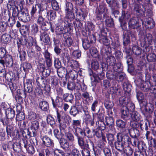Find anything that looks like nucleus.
Here are the masks:
<instances>
[{"mask_svg": "<svg viewBox=\"0 0 156 156\" xmlns=\"http://www.w3.org/2000/svg\"><path fill=\"white\" fill-rule=\"evenodd\" d=\"M90 129L83 134L76 137L77 140L78 144L79 147L83 149H87L90 150L91 148L94 149V144L93 142L90 139H86V137H89V136L91 133Z\"/></svg>", "mask_w": 156, "mask_h": 156, "instance_id": "1", "label": "nucleus"}, {"mask_svg": "<svg viewBox=\"0 0 156 156\" xmlns=\"http://www.w3.org/2000/svg\"><path fill=\"white\" fill-rule=\"evenodd\" d=\"M149 70L147 69L145 73L146 79H147V80L149 81H145L140 80L136 83V85L140 88V90L144 92H147L149 91V85H150V79L151 78V73L152 71V73L154 72L155 70V66L154 65H151L149 66Z\"/></svg>", "mask_w": 156, "mask_h": 156, "instance_id": "2", "label": "nucleus"}, {"mask_svg": "<svg viewBox=\"0 0 156 156\" xmlns=\"http://www.w3.org/2000/svg\"><path fill=\"white\" fill-rule=\"evenodd\" d=\"M72 22L65 20L62 23L57 25L55 28V33L57 36H62L63 37L65 34L66 35L73 29Z\"/></svg>", "mask_w": 156, "mask_h": 156, "instance_id": "3", "label": "nucleus"}, {"mask_svg": "<svg viewBox=\"0 0 156 156\" xmlns=\"http://www.w3.org/2000/svg\"><path fill=\"white\" fill-rule=\"evenodd\" d=\"M40 128L39 122L37 120H35L30 122V127L27 129V135L25 133H23V136L26 139L31 137H34L37 139L38 134V131Z\"/></svg>", "mask_w": 156, "mask_h": 156, "instance_id": "4", "label": "nucleus"}, {"mask_svg": "<svg viewBox=\"0 0 156 156\" xmlns=\"http://www.w3.org/2000/svg\"><path fill=\"white\" fill-rule=\"evenodd\" d=\"M108 9L105 3H101L96 8L94 14L95 21H104L105 17L108 15Z\"/></svg>", "mask_w": 156, "mask_h": 156, "instance_id": "5", "label": "nucleus"}, {"mask_svg": "<svg viewBox=\"0 0 156 156\" xmlns=\"http://www.w3.org/2000/svg\"><path fill=\"white\" fill-rule=\"evenodd\" d=\"M81 121L80 120H73L72 121L71 126L76 138L90 129L87 126L81 127Z\"/></svg>", "mask_w": 156, "mask_h": 156, "instance_id": "6", "label": "nucleus"}, {"mask_svg": "<svg viewBox=\"0 0 156 156\" xmlns=\"http://www.w3.org/2000/svg\"><path fill=\"white\" fill-rule=\"evenodd\" d=\"M78 6H74L71 2L66 1L64 6L65 18L70 22H72L75 18L74 12L77 10Z\"/></svg>", "mask_w": 156, "mask_h": 156, "instance_id": "7", "label": "nucleus"}, {"mask_svg": "<svg viewBox=\"0 0 156 156\" xmlns=\"http://www.w3.org/2000/svg\"><path fill=\"white\" fill-rule=\"evenodd\" d=\"M101 52L103 55L106 62L109 65L110 69H112V66L116 63V60L115 57L112 55L111 48L108 47H104L101 49Z\"/></svg>", "mask_w": 156, "mask_h": 156, "instance_id": "8", "label": "nucleus"}, {"mask_svg": "<svg viewBox=\"0 0 156 156\" xmlns=\"http://www.w3.org/2000/svg\"><path fill=\"white\" fill-rule=\"evenodd\" d=\"M35 144H34V138L32 140V143L34 144L37 151L38 152V156L34 155V156H50V150L48 148L42 149V145L41 144V143L38 142L37 139H35Z\"/></svg>", "mask_w": 156, "mask_h": 156, "instance_id": "9", "label": "nucleus"}, {"mask_svg": "<svg viewBox=\"0 0 156 156\" xmlns=\"http://www.w3.org/2000/svg\"><path fill=\"white\" fill-rule=\"evenodd\" d=\"M122 30L124 31L122 35L123 45L124 46H126L130 44V37L132 39L135 38V33L131 29Z\"/></svg>", "mask_w": 156, "mask_h": 156, "instance_id": "10", "label": "nucleus"}, {"mask_svg": "<svg viewBox=\"0 0 156 156\" xmlns=\"http://www.w3.org/2000/svg\"><path fill=\"white\" fill-rule=\"evenodd\" d=\"M131 17L130 14L128 11L122 10L121 15L119 18V22L122 30H126L127 28V20Z\"/></svg>", "mask_w": 156, "mask_h": 156, "instance_id": "11", "label": "nucleus"}, {"mask_svg": "<svg viewBox=\"0 0 156 156\" xmlns=\"http://www.w3.org/2000/svg\"><path fill=\"white\" fill-rule=\"evenodd\" d=\"M6 132L7 135V139L10 140V137L13 139H18L20 137V135L19 131L14 127L13 125H9L6 127Z\"/></svg>", "mask_w": 156, "mask_h": 156, "instance_id": "12", "label": "nucleus"}, {"mask_svg": "<svg viewBox=\"0 0 156 156\" xmlns=\"http://www.w3.org/2000/svg\"><path fill=\"white\" fill-rule=\"evenodd\" d=\"M151 48H147L143 49L142 57L145 58L146 57L149 62H156V55L154 52H151Z\"/></svg>", "mask_w": 156, "mask_h": 156, "instance_id": "13", "label": "nucleus"}, {"mask_svg": "<svg viewBox=\"0 0 156 156\" xmlns=\"http://www.w3.org/2000/svg\"><path fill=\"white\" fill-rule=\"evenodd\" d=\"M33 80L31 79H27L26 80V82H24V88L25 89V90L27 91L29 94V98L30 100H32L34 98V93L33 92V91L35 84Z\"/></svg>", "mask_w": 156, "mask_h": 156, "instance_id": "14", "label": "nucleus"}, {"mask_svg": "<svg viewBox=\"0 0 156 156\" xmlns=\"http://www.w3.org/2000/svg\"><path fill=\"white\" fill-rule=\"evenodd\" d=\"M19 20L24 23H29L31 20L30 16L27 8L20 10V12L18 17Z\"/></svg>", "mask_w": 156, "mask_h": 156, "instance_id": "15", "label": "nucleus"}, {"mask_svg": "<svg viewBox=\"0 0 156 156\" xmlns=\"http://www.w3.org/2000/svg\"><path fill=\"white\" fill-rule=\"evenodd\" d=\"M154 38L152 35L148 33L145 35L142 41L140 43L141 46L143 49L147 48H151V47L150 46L151 45L153 41H154Z\"/></svg>", "mask_w": 156, "mask_h": 156, "instance_id": "16", "label": "nucleus"}, {"mask_svg": "<svg viewBox=\"0 0 156 156\" xmlns=\"http://www.w3.org/2000/svg\"><path fill=\"white\" fill-rule=\"evenodd\" d=\"M133 7V12L134 15L137 17L140 18L141 17H145L146 10L143 9L141 5L135 4L132 5Z\"/></svg>", "mask_w": 156, "mask_h": 156, "instance_id": "17", "label": "nucleus"}, {"mask_svg": "<svg viewBox=\"0 0 156 156\" xmlns=\"http://www.w3.org/2000/svg\"><path fill=\"white\" fill-rule=\"evenodd\" d=\"M99 30V37L107 36L109 29L104 25V21H95Z\"/></svg>", "mask_w": 156, "mask_h": 156, "instance_id": "18", "label": "nucleus"}, {"mask_svg": "<svg viewBox=\"0 0 156 156\" xmlns=\"http://www.w3.org/2000/svg\"><path fill=\"white\" fill-rule=\"evenodd\" d=\"M13 60L12 56L8 54L3 59H0V64L5 67V65L6 67L12 68L13 63Z\"/></svg>", "mask_w": 156, "mask_h": 156, "instance_id": "19", "label": "nucleus"}, {"mask_svg": "<svg viewBox=\"0 0 156 156\" xmlns=\"http://www.w3.org/2000/svg\"><path fill=\"white\" fill-rule=\"evenodd\" d=\"M121 133H117L116 137L117 140L114 143L115 148L117 150V151L120 153L122 152V150L124 149L125 144L123 141L122 139L120 136Z\"/></svg>", "mask_w": 156, "mask_h": 156, "instance_id": "20", "label": "nucleus"}, {"mask_svg": "<svg viewBox=\"0 0 156 156\" xmlns=\"http://www.w3.org/2000/svg\"><path fill=\"white\" fill-rule=\"evenodd\" d=\"M143 27L147 30H150L154 28L155 25L154 20L151 17L145 18L144 21L142 20Z\"/></svg>", "mask_w": 156, "mask_h": 156, "instance_id": "21", "label": "nucleus"}, {"mask_svg": "<svg viewBox=\"0 0 156 156\" xmlns=\"http://www.w3.org/2000/svg\"><path fill=\"white\" fill-rule=\"evenodd\" d=\"M22 145L26 149L27 152L29 154L32 155L35 153V148L31 142L29 143L26 139H22Z\"/></svg>", "mask_w": 156, "mask_h": 156, "instance_id": "22", "label": "nucleus"}, {"mask_svg": "<svg viewBox=\"0 0 156 156\" xmlns=\"http://www.w3.org/2000/svg\"><path fill=\"white\" fill-rule=\"evenodd\" d=\"M90 68L88 69V72L90 76L92 75L95 72H97L99 69L100 65L98 61L95 59H92L91 61Z\"/></svg>", "mask_w": 156, "mask_h": 156, "instance_id": "23", "label": "nucleus"}, {"mask_svg": "<svg viewBox=\"0 0 156 156\" xmlns=\"http://www.w3.org/2000/svg\"><path fill=\"white\" fill-rule=\"evenodd\" d=\"M138 18L133 17L130 19L128 23L129 27L131 29H140L141 25Z\"/></svg>", "mask_w": 156, "mask_h": 156, "instance_id": "24", "label": "nucleus"}, {"mask_svg": "<svg viewBox=\"0 0 156 156\" xmlns=\"http://www.w3.org/2000/svg\"><path fill=\"white\" fill-rule=\"evenodd\" d=\"M53 107L55 109L57 108H62L64 105V101L62 97L56 96L55 100L52 97H50Z\"/></svg>", "mask_w": 156, "mask_h": 156, "instance_id": "25", "label": "nucleus"}, {"mask_svg": "<svg viewBox=\"0 0 156 156\" xmlns=\"http://www.w3.org/2000/svg\"><path fill=\"white\" fill-rule=\"evenodd\" d=\"M40 138L42 140V143H41L42 146L43 145L48 147H54V144L53 141L47 135L41 136Z\"/></svg>", "mask_w": 156, "mask_h": 156, "instance_id": "26", "label": "nucleus"}, {"mask_svg": "<svg viewBox=\"0 0 156 156\" xmlns=\"http://www.w3.org/2000/svg\"><path fill=\"white\" fill-rule=\"evenodd\" d=\"M105 113L104 108L103 107H101L99 108L97 112H95L93 113V118L94 119H96L97 121L104 120Z\"/></svg>", "mask_w": 156, "mask_h": 156, "instance_id": "27", "label": "nucleus"}, {"mask_svg": "<svg viewBox=\"0 0 156 156\" xmlns=\"http://www.w3.org/2000/svg\"><path fill=\"white\" fill-rule=\"evenodd\" d=\"M110 94H112V97L113 99H116L118 97L121 96L123 93L122 91L119 89L116 86H112L110 88Z\"/></svg>", "mask_w": 156, "mask_h": 156, "instance_id": "28", "label": "nucleus"}, {"mask_svg": "<svg viewBox=\"0 0 156 156\" xmlns=\"http://www.w3.org/2000/svg\"><path fill=\"white\" fill-rule=\"evenodd\" d=\"M63 37L64 38L63 42V45L66 48L70 47L73 43L71 33L70 32L66 35L65 34Z\"/></svg>", "mask_w": 156, "mask_h": 156, "instance_id": "29", "label": "nucleus"}, {"mask_svg": "<svg viewBox=\"0 0 156 156\" xmlns=\"http://www.w3.org/2000/svg\"><path fill=\"white\" fill-rule=\"evenodd\" d=\"M120 112L121 118L124 120L127 121L131 119L132 116L131 113L125 107L121 108Z\"/></svg>", "mask_w": 156, "mask_h": 156, "instance_id": "30", "label": "nucleus"}, {"mask_svg": "<svg viewBox=\"0 0 156 156\" xmlns=\"http://www.w3.org/2000/svg\"><path fill=\"white\" fill-rule=\"evenodd\" d=\"M126 121H124L121 119H118L115 121L116 127L118 129H120L122 133H125L127 130L126 129L128 128L126 127Z\"/></svg>", "mask_w": 156, "mask_h": 156, "instance_id": "31", "label": "nucleus"}, {"mask_svg": "<svg viewBox=\"0 0 156 156\" xmlns=\"http://www.w3.org/2000/svg\"><path fill=\"white\" fill-rule=\"evenodd\" d=\"M40 40L44 46L49 44L50 38L48 34L46 32H42L40 34Z\"/></svg>", "mask_w": 156, "mask_h": 156, "instance_id": "32", "label": "nucleus"}, {"mask_svg": "<svg viewBox=\"0 0 156 156\" xmlns=\"http://www.w3.org/2000/svg\"><path fill=\"white\" fill-rule=\"evenodd\" d=\"M17 114L16 115V121H21L25 119V113L22 111L21 106L16 107Z\"/></svg>", "mask_w": 156, "mask_h": 156, "instance_id": "33", "label": "nucleus"}, {"mask_svg": "<svg viewBox=\"0 0 156 156\" xmlns=\"http://www.w3.org/2000/svg\"><path fill=\"white\" fill-rule=\"evenodd\" d=\"M131 95L124 94V96L119 98V105L122 107L126 106L128 103L131 101Z\"/></svg>", "mask_w": 156, "mask_h": 156, "instance_id": "34", "label": "nucleus"}, {"mask_svg": "<svg viewBox=\"0 0 156 156\" xmlns=\"http://www.w3.org/2000/svg\"><path fill=\"white\" fill-rule=\"evenodd\" d=\"M49 10L47 7V6H45L44 4L42 3H39V7H38V15L46 16Z\"/></svg>", "mask_w": 156, "mask_h": 156, "instance_id": "35", "label": "nucleus"}, {"mask_svg": "<svg viewBox=\"0 0 156 156\" xmlns=\"http://www.w3.org/2000/svg\"><path fill=\"white\" fill-rule=\"evenodd\" d=\"M39 3H36L35 4L32 5L30 9V16L31 19H35L37 12L38 10V7H39Z\"/></svg>", "mask_w": 156, "mask_h": 156, "instance_id": "36", "label": "nucleus"}, {"mask_svg": "<svg viewBox=\"0 0 156 156\" xmlns=\"http://www.w3.org/2000/svg\"><path fill=\"white\" fill-rule=\"evenodd\" d=\"M76 9L77 10L74 12L77 17L76 19L83 21L85 18L87 16V13L83 11L81 8L79 9L78 7H77Z\"/></svg>", "mask_w": 156, "mask_h": 156, "instance_id": "37", "label": "nucleus"}, {"mask_svg": "<svg viewBox=\"0 0 156 156\" xmlns=\"http://www.w3.org/2000/svg\"><path fill=\"white\" fill-rule=\"evenodd\" d=\"M81 110L80 106L76 105H72L70 108L69 113L71 115L75 117L79 114L80 112H81Z\"/></svg>", "mask_w": 156, "mask_h": 156, "instance_id": "38", "label": "nucleus"}, {"mask_svg": "<svg viewBox=\"0 0 156 156\" xmlns=\"http://www.w3.org/2000/svg\"><path fill=\"white\" fill-rule=\"evenodd\" d=\"M66 74H67L69 79L74 80L77 79L78 76V72L73 69L67 68L66 69Z\"/></svg>", "mask_w": 156, "mask_h": 156, "instance_id": "39", "label": "nucleus"}, {"mask_svg": "<svg viewBox=\"0 0 156 156\" xmlns=\"http://www.w3.org/2000/svg\"><path fill=\"white\" fill-rule=\"evenodd\" d=\"M105 121L106 125L108 126L112 130L115 129L114 119L113 117L106 116L105 118Z\"/></svg>", "mask_w": 156, "mask_h": 156, "instance_id": "40", "label": "nucleus"}, {"mask_svg": "<svg viewBox=\"0 0 156 156\" xmlns=\"http://www.w3.org/2000/svg\"><path fill=\"white\" fill-rule=\"evenodd\" d=\"M49 80L48 84H51L52 88H55L58 84V78L55 76H50L48 77Z\"/></svg>", "mask_w": 156, "mask_h": 156, "instance_id": "41", "label": "nucleus"}, {"mask_svg": "<svg viewBox=\"0 0 156 156\" xmlns=\"http://www.w3.org/2000/svg\"><path fill=\"white\" fill-rule=\"evenodd\" d=\"M20 66L23 67L25 73L24 77H26L27 74L29 72V70H31L32 68L31 64L27 62H21Z\"/></svg>", "mask_w": 156, "mask_h": 156, "instance_id": "42", "label": "nucleus"}, {"mask_svg": "<svg viewBox=\"0 0 156 156\" xmlns=\"http://www.w3.org/2000/svg\"><path fill=\"white\" fill-rule=\"evenodd\" d=\"M30 24L29 23L22 25V27L19 29L22 35L26 36L30 32Z\"/></svg>", "mask_w": 156, "mask_h": 156, "instance_id": "43", "label": "nucleus"}, {"mask_svg": "<svg viewBox=\"0 0 156 156\" xmlns=\"http://www.w3.org/2000/svg\"><path fill=\"white\" fill-rule=\"evenodd\" d=\"M139 127L142 131L148 130V127L150 126V122L147 118L144 120L142 119L140 120L139 122Z\"/></svg>", "mask_w": 156, "mask_h": 156, "instance_id": "44", "label": "nucleus"}, {"mask_svg": "<svg viewBox=\"0 0 156 156\" xmlns=\"http://www.w3.org/2000/svg\"><path fill=\"white\" fill-rule=\"evenodd\" d=\"M115 134L108 133H106V137L108 141V143L111 147H114V143L116 140L115 139Z\"/></svg>", "mask_w": 156, "mask_h": 156, "instance_id": "45", "label": "nucleus"}, {"mask_svg": "<svg viewBox=\"0 0 156 156\" xmlns=\"http://www.w3.org/2000/svg\"><path fill=\"white\" fill-rule=\"evenodd\" d=\"M80 20L75 19L73 22V25L76 33L77 32H80L83 27V21Z\"/></svg>", "mask_w": 156, "mask_h": 156, "instance_id": "46", "label": "nucleus"}, {"mask_svg": "<svg viewBox=\"0 0 156 156\" xmlns=\"http://www.w3.org/2000/svg\"><path fill=\"white\" fill-rule=\"evenodd\" d=\"M125 94L131 95L130 92L132 88V84L128 81L124 82L122 86Z\"/></svg>", "mask_w": 156, "mask_h": 156, "instance_id": "47", "label": "nucleus"}, {"mask_svg": "<svg viewBox=\"0 0 156 156\" xmlns=\"http://www.w3.org/2000/svg\"><path fill=\"white\" fill-rule=\"evenodd\" d=\"M58 142L61 148L65 151L69 149V144L67 139L64 137L58 141Z\"/></svg>", "mask_w": 156, "mask_h": 156, "instance_id": "48", "label": "nucleus"}, {"mask_svg": "<svg viewBox=\"0 0 156 156\" xmlns=\"http://www.w3.org/2000/svg\"><path fill=\"white\" fill-rule=\"evenodd\" d=\"M62 98L65 102L72 104L74 102V96L72 93H66L63 95Z\"/></svg>", "mask_w": 156, "mask_h": 156, "instance_id": "49", "label": "nucleus"}, {"mask_svg": "<svg viewBox=\"0 0 156 156\" xmlns=\"http://www.w3.org/2000/svg\"><path fill=\"white\" fill-rule=\"evenodd\" d=\"M99 41L101 44H102L105 46H103L101 49L104 47H109L110 44V41L108 38V36L99 37Z\"/></svg>", "mask_w": 156, "mask_h": 156, "instance_id": "50", "label": "nucleus"}, {"mask_svg": "<svg viewBox=\"0 0 156 156\" xmlns=\"http://www.w3.org/2000/svg\"><path fill=\"white\" fill-rule=\"evenodd\" d=\"M120 136L125 145H127V146H130V144H132V137H130L128 134L126 133L122 135L121 134Z\"/></svg>", "mask_w": 156, "mask_h": 156, "instance_id": "51", "label": "nucleus"}, {"mask_svg": "<svg viewBox=\"0 0 156 156\" xmlns=\"http://www.w3.org/2000/svg\"><path fill=\"white\" fill-rule=\"evenodd\" d=\"M39 108L43 111L47 112L49 109V103L43 99L39 102Z\"/></svg>", "mask_w": 156, "mask_h": 156, "instance_id": "52", "label": "nucleus"}, {"mask_svg": "<svg viewBox=\"0 0 156 156\" xmlns=\"http://www.w3.org/2000/svg\"><path fill=\"white\" fill-rule=\"evenodd\" d=\"M105 21L106 27L111 28L115 26L114 21L113 19L111 16L107 15L105 17Z\"/></svg>", "mask_w": 156, "mask_h": 156, "instance_id": "53", "label": "nucleus"}, {"mask_svg": "<svg viewBox=\"0 0 156 156\" xmlns=\"http://www.w3.org/2000/svg\"><path fill=\"white\" fill-rule=\"evenodd\" d=\"M128 130L129 134L130 137H139L140 136V132L138 129H132L129 128L126 129Z\"/></svg>", "mask_w": 156, "mask_h": 156, "instance_id": "54", "label": "nucleus"}, {"mask_svg": "<svg viewBox=\"0 0 156 156\" xmlns=\"http://www.w3.org/2000/svg\"><path fill=\"white\" fill-rule=\"evenodd\" d=\"M17 44L18 49H21V46H23L26 45L27 44V40L24 38L21 37H18L17 39Z\"/></svg>", "mask_w": 156, "mask_h": 156, "instance_id": "55", "label": "nucleus"}, {"mask_svg": "<svg viewBox=\"0 0 156 156\" xmlns=\"http://www.w3.org/2000/svg\"><path fill=\"white\" fill-rule=\"evenodd\" d=\"M82 96L83 98L85 99L84 101L87 105H89L92 102L93 98L90 96L89 93L87 92H85L82 94Z\"/></svg>", "mask_w": 156, "mask_h": 156, "instance_id": "56", "label": "nucleus"}, {"mask_svg": "<svg viewBox=\"0 0 156 156\" xmlns=\"http://www.w3.org/2000/svg\"><path fill=\"white\" fill-rule=\"evenodd\" d=\"M123 66L121 62H116L115 65L112 67V69L115 72L119 73L123 71Z\"/></svg>", "mask_w": 156, "mask_h": 156, "instance_id": "57", "label": "nucleus"}, {"mask_svg": "<svg viewBox=\"0 0 156 156\" xmlns=\"http://www.w3.org/2000/svg\"><path fill=\"white\" fill-rule=\"evenodd\" d=\"M5 115L10 118L11 121L12 122L14 120V119L15 115V111L11 107L9 108V109L5 112Z\"/></svg>", "mask_w": 156, "mask_h": 156, "instance_id": "58", "label": "nucleus"}, {"mask_svg": "<svg viewBox=\"0 0 156 156\" xmlns=\"http://www.w3.org/2000/svg\"><path fill=\"white\" fill-rule=\"evenodd\" d=\"M106 1L111 9H113L114 7H120L119 0H106Z\"/></svg>", "mask_w": 156, "mask_h": 156, "instance_id": "59", "label": "nucleus"}, {"mask_svg": "<svg viewBox=\"0 0 156 156\" xmlns=\"http://www.w3.org/2000/svg\"><path fill=\"white\" fill-rule=\"evenodd\" d=\"M46 17L49 21H52L57 17L56 12L55 11L50 9Z\"/></svg>", "mask_w": 156, "mask_h": 156, "instance_id": "60", "label": "nucleus"}, {"mask_svg": "<svg viewBox=\"0 0 156 156\" xmlns=\"http://www.w3.org/2000/svg\"><path fill=\"white\" fill-rule=\"evenodd\" d=\"M53 134L54 137L58 141L64 138V135L63 133H62L61 130H59L57 128H55L53 130Z\"/></svg>", "mask_w": 156, "mask_h": 156, "instance_id": "61", "label": "nucleus"}, {"mask_svg": "<svg viewBox=\"0 0 156 156\" xmlns=\"http://www.w3.org/2000/svg\"><path fill=\"white\" fill-rule=\"evenodd\" d=\"M103 131L97 128L92 129L93 135L94 136H96L98 139L102 138L103 137L106 136L103 133Z\"/></svg>", "mask_w": 156, "mask_h": 156, "instance_id": "62", "label": "nucleus"}, {"mask_svg": "<svg viewBox=\"0 0 156 156\" xmlns=\"http://www.w3.org/2000/svg\"><path fill=\"white\" fill-rule=\"evenodd\" d=\"M130 146H127L126 149L124 150V151H122L120 154L123 156H131L133 154V149Z\"/></svg>", "mask_w": 156, "mask_h": 156, "instance_id": "63", "label": "nucleus"}, {"mask_svg": "<svg viewBox=\"0 0 156 156\" xmlns=\"http://www.w3.org/2000/svg\"><path fill=\"white\" fill-rule=\"evenodd\" d=\"M59 55L62 61L64 63H67L70 60V56L67 52H62Z\"/></svg>", "mask_w": 156, "mask_h": 156, "instance_id": "64", "label": "nucleus"}]
</instances>
